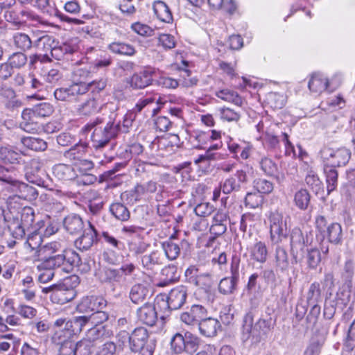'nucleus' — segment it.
<instances>
[{"label": "nucleus", "instance_id": "obj_1", "mask_svg": "<svg viewBox=\"0 0 355 355\" xmlns=\"http://www.w3.org/2000/svg\"><path fill=\"white\" fill-rule=\"evenodd\" d=\"M0 218H2L5 227L8 228L11 235L15 239H21L26 232L38 231L42 222L41 220L35 223V211L31 207H25L21 212V219L14 216L11 210L5 214V211L0 208Z\"/></svg>", "mask_w": 355, "mask_h": 355}, {"label": "nucleus", "instance_id": "obj_2", "mask_svg": "<svg viewBox=\"0 0 355 355\" xmlns=\"http://www.w3.org/2000/svg\"><path fill=\"white\" fill-rule=\"evenodd\" d=\"M94 129L91 136L93 147L96 150L105 148L110 141L114 138L119 132V125L113 121H108L105 123L101 118H96L93 121L85 125L83 130L89 132Z\"/></svg>", "mask_w": 355, "mask_h": 355}, {"label": "nucleus", "instance_id": "obj_3", "mask_svg": "<svg viewBox=\"0 0 355 355\" xmlns=\"http://www.w3.org/2000/svg\"><path fill=\"white\" fill-rule=\"evenodd\" d=\"M6 190L14 193L7 199L8 207L10 209H19V200L31 202L36 200L38 196V192L35 187L18 181L16 178L9 184V187H6Z\"/></svg>", "mask_w": 355, "mask_h": 355}, {"label": "nucleus", "instance_id": "obj_4", "mask_svg": "<svg viewBox=\"0 0 355 355\" xmlns=\"http://www.w3.org/2000/svg\"><path fill=\"white\" fill-rule=\"evenodd\" d=\"M253 317L248 313L243 318L242 327L243 339L248 340L250 336L260 337L261 335H266L270 331L275 325V320L272 318H260L252 327Z\"/></svg>", "mask_w": 355, "mask_h": 355}, {"label": "nucleus", "instance_id": "obj_5", "mask_svg": "<svg viewBox=\"0 0 355 355\" xmlns=\"http://www.w3.org/2000/svg\"><path fill=\"white\" fill-rule=\"evenodd\" d=\"M288 216L277 211L269 216L270 238L272 244H279L288 237L289 233Z\"/></svg>", "mask_w": 355, "mask_h": 355}, {"label": "nucleus", "instance_id": "obj_6", "mask_svg": "<svg viewBox=\"0 0 355 355\" xmlns=\"http://www.w3.org/2000/svg\"><path fill=\"white\" fill-rule=\"evenodd\" d=\"M187 289L183 286L173 288L168 296L161 295L157 298V304L165 305L170 310H177L181 308L186 302Z\"/></svg>", "mask_w": 355, "mask_h": 355}, {"label": "nucleus", "instance_id": "obj_7", "mask_svg": "<svg viewBox=\"0 0 355 355\" xmlns=\"http://www.w3.org/2000/svg\"><path fill=\"white\" fill-rule=\"evenodd\" d=\"M188 282L204 289L209 288L214 284L212 275L209 272H200L198 268L191 266L185 271Z\"/></svg>", "mask_w": 355, "mask_h": 355}, {"label": "nucleus", "instance_id": "obj_8", "mask_svg": "<svg viewBox=\"0 0 355 355\" xmlns=\"http://www.w3.org/2000/svg\"><path fill=\"white\" fill-rule=\"evenodd\" d=\"M86 86L83 83H73L67 87L58 88L54 92L56 100L62 101H72L78 96L86 93Z\"/></svg>", "mask_w": 355, "mask_h": 355}, {"label": "nucleus", "instance_id": "obj_9", "mask_svg": "<svg viewBox=\"0 0 355 355\" xmlns=\"http://www.w3.org/2000/svg\"><path fill=\"white\" fill-rule=\"evenodd\" d=\"M208 315L207 309L200 304H193L180 315V320L187 325H198Z\"/></svg>", "mask_w": 355, "mask_h": 355}, {"label": "nucleus", "instance_id": "obj_10", "mask_svg": "<svg viewBox=\"0 0 355 355\" xmlns=\"http://www.w3.org/2000/svg\"><path fill=\"white\" fill-rule=\"evenodd\" d=\"M67 279H65L63 284L57 285L50 295L53 303L64 304L75 298L76 292L72 286H67Z\"/></svg>", "mask_w": 355, "mask_h": 355}, {"label": "nucleus", "instance_id": "obj_11", "mask_svg": "<svg viewBox=\"0 0 355 355\" xmlns=\"http://www.w3.org/2000/svg\"><path fill=\"white\" fill-rule=\"evenodd\" d=\"M150 342H155L154 340L149 339L148 332L144 327L136 328L130 335V349L132 352L144 351L148 344Z\"/></svg>", "mask_w": 355, "mask_h": 355}, {"label": "nucleus", "instance_id": "obj_12", "mask_svg": "<svg viewBox=\"0 0 355 355\" xmlns=\"http://www.w3.org/2000/svg\"><path fill=\"white\" fill-rule=\"evenodd\" d=\"M30 35L34 36V47L46 51L51 50V55L58 59L57 52L59 51V49L52 47L54 41L51 36L41 31H33Z\"/></svg>", "mask_w": 355, "mask_h": 355}, {"label": "nucleus", "instance_id": "obj_13", "mask_svg": "<svg viewBox=\"0 0 355 355\" xmlns=\"http://www.w3.org/2000/svg\"><path fill=\"white\" fill-rule=\"evenodd\" d=\"M247 252L250 255V260L254 262L263 263L266 261L268 252L266 244L256 239L254 243L248 244L246 247Z\"/></svg>", "mask_w": 355, "mask_h": 355}, {"label": "nucleus", "instance_id": "obj_14", "mask_svg": "<svg viewBox=\"0 0 355 355\" xmlns=\"http://www.w3.org/2000/svg\"><path fill=\"white\" fill-rule=\"evenodd\" d=\"M107 306V301L99 296H89L82 299L77 309L81 313L94 312L101 310Z\"/></svg>", "mask_w": 355, "mask_h": 355}, {"label": "nucleus", "instance_id": "obj_15", "mask_svg": "<svg viewBox=\"0 0 355 355\" xmlns=\"http://www.w3.org/2000/svg\"><path fill=\"white\" fill-rule=\"evenodd\" d=\"M87 227L83 230V233L75 241V246L80 250H89L96 241L97 231L92 223L87 222Z\"/></svg>", "mask_w": 355, "mask_h": 355}, {"label": "nucleus", "instance_id": "obj_16", "mask_svg": "<svg viewBox=\"0 0 355 355\" xmlns=\"http://www.w3.org/2000/svg\"><path fill=\"white\" fill-rule=\"evenodd\" d=\"M248 180L247 174L243 170H238L235 177L227 178L221 184L222 191L225 194H230L233 191H237L241 189V183H245Z\"/></svg>", "mask_w": 355, "mask_h": 355}, {"label": "nucleus", "instance_id": "obj_17", "mask_svg": "<svg viewBox=\"0 0 355 355\" xmlns=\"http://www.w3.org/2000/svg\"><path fill=\"white\" fill-rule=\"evenodd\" d=\"M231 273V277L222 279L218 285L219 291L224 295L232 293L236 288V282L239 276V263H232Z\"/></svg>", "mask_w": 355, "mask_h": 355}, {"label": "nucleus", "instance_id": "obj_18", "mask_svg": "<svg viewBox=\"0 0 355 355\" xmlns=\"http://www.w3.org/2000/svg\"><path fill=\"white\" fill-rule=\"evenodd\" d=\"M43 164L38 159H32L26 169V178L29 182L35 184L38 186H43L44 181L40 177L43 173L42 170Z\"/></svg>", "mask_w": 355, "mask_h": 355}, {"label": "nucleus", "instance_id": "obj_19", "mask_svg": "<svg viewBox=\"0 0 355 355\" xmlns=\"http://www.w3.org/2000/svg\"><path fill=\"white\" fill-rule=\"evenodd\" d=\"M321 158L324 164V171L327 177V191H333V149L329 147H324L320 151Z\"/></svg>", "mask_w": 355, "mask_h": 355}, {"label": "nucleus", "instance_id": "obj_20", "mask_svg": "<svg viewBox=\"0 0 355 355\" xmlns=\"http://www.w3.org/2000/svg\"><path fill=\"white\" fill-rule=\"evenodd\" d=\"M189 243L187 241H181L180 244L175 242L172 238L162 243V248L164 252L165 256L169 260H175L180 254L181 248H188Z\"/></svg>", "mask_w": 355, "mask_h": 355}, {"label": "nucleus", "instance_id": "obj_21", "mask_svg": "<svg viewBox=\"0 0 355 355\" xmlns=\"http://www.w3.org/2000/svg\"><path fill=\"white\" fill-rule=\"evenodd\" d=\"M53 343L58 347L59 352L62 355H71L73 347V343L69 339V336L63 330L56 331L52 336Z\"/></svg>", "mask_w": 355, "mask_h": 355}, {"label": "nucleus", "instance_id": "obj_22", "mask_svg": "<svg viewBox=\"0 0 355 355\" xmlns=\"http://www.w3.org/2000/svg\"><path fill=\"white\" fill-rule=\"evenodd\" d=\"M155 73L153 69H148L135 73L130 78V84L135 89H143L152 84Z\"/></svg>", "mask_w": 355, "mask_h": 355}, {"label": "nucleus", "instance_id": "obj_23", "mask_svg": "<svg viewBox=\"0 0 355 355\" xmlns=\"http://www.w3.org/2000/svg\"><path fill=\"white\" fill-rule=\"evenodd\" d=\"M137 317L144 324L148 326L155 324L157 320V313L155 305L150 303H145L137 310Z\"/></svg>", "mask_w": 355, "mask_h": 355}, {"label": "nucleus", "instance_id": "obj_24", "mask_svg": "<svg viewBox=\"0 0 355 355\" xmlns=\"http://www.w3.org/2000/svg\"><path fill=\"white\" fill-rule=\"evenodd\" d=\"M140 262L143 268L153 270L157 266L164 263V257L160 250H155L151 251L149 254L142 255L140 258Z\"/></svg>", "mask_w": 355, "mask_h": 355}, {"label": "nucleus", "instance_id": "obj_25", "mask_svg": "<svg viewBox=\"0 0 355 355\" xmlns=\"http://www.w3.org/2000/svg\"><path fill=\"white\" fill-rule=\"evenodd\" d=\"M0 96L3 100L5 107L8 110L14 111L23 105L22 101L17 97L15 90L11 87L3 88Z\"/></svg>", "mask_w": 355, "mask_h": 355}, {"label": "nucleus", "instance_id": "obj_26", "mask_svg": "<svg viewBox=\"0 0 355 355\" xmlns=\"http://www.w3.org/2000/svg\"><path fill=\"white\" fill-rule=\"evenodd\" d=\"M101 105L99 100L95 97H90L80 104L77 108V113L80 116H90L99 112Z\"/></svg>", "mask_w": 355, "mask_h": 355}, {"label": "nucleus", "instance_id": "obj_27", "mask_svg": "<svg viewBox=\"0 0 355 355\" xmlns=\"http://www.w3.org/2000/svg\"><path fill=\"white\" fill-rule=\"evenodd\" d=\"M329 83L328 78L324 74L314 73L309 80L308 87L312 93L321 94L327 89Z\"/></svg>", "mask_w": 355, "mask_h": 355}, {"label": "nucleus", "instance_id": "obj_28", "mask_svg": "<svg viewBox=\"0 0 355 355\" xmlns=\"http://www.w3.org/2000/svg\"><path fill=\"white\" fill-rule=\"evenodd\" d=\"M64 227L71 234H77L85 229V225L81 217L77 214H69L64 218Z\"/></svg>", "mask_w": 355, "mask_h": 355}, {"label": "nucleus", "instance_id": "obj_29", "mask_svg": "<svg viewBox=\"0 0 355 355\" xmlns=\"http://www.w3.org/2000/svg\"><path fill=\"white\" fill-rule=\"evenodd\" d=\"M12 41L16 49L25 52L33 46L34 36L17 32L13 34Z\"/></svg>", "mask_w": 355, "mask_h": 355}, {"label": "nucleus", "instance_id": "obj_30", "mask_svg": "<svg viewBox=\"0 0 355 355\" xmlns=\"http://www.w3.org/2000/svg\"><path fill=\"white\" fill-rule=\"evenodd\" d=\"M198 327L202 335L207 337H212L216 336L220 324L218 320L207 316L199 323Z\"/></svg>", "mask_w": 355, "mask_h": 355}, {"label": "nucleus", "instance_id": "obj_31", "mask_svg": "<svg viewBox=\"0 0 355 355\" xmlns=\"http://www.w3.org/2000/svg\"><path fill=\"white\" fill-rule=\"evenodd\" d=\"M155 102H156L157 106L155 108H153L151 110L152 115L154 116L158 112H159L161 106L164 104V103H162L161 101V98H159L157 100H156L154 97L141 98L136 103L135 106L132 110V112L136 115L137 113L141 112L145 108H148Z\"/></svg>", "mask_w": 355, "mask_h": 355}, {"label": "nucleus", "instance_id": "obj_32", "mask_svg": "<svg viewBox=\"0 0 355 355\" xmlns=\"http://www.w3.org/2000/svg\"><path fill=\"white\" fill-rule=\"evenodd\" d=\"M62 245L60 242L53 241L43 245L37 250V257L40 261H44L54 255L57 252L60 251Z\"/></svg>", "mask_w": 355, "mask_h": 355}, {"label": "nucleus", "instance_id": "obj_33", "mask_svg": "<svg viewBox=\"0 0 355 355\" xmlns=\"http://www.w3.org/2000/svg\"><path fill=\"white\" fill-rule=\"evenodd\" d=\"M153 9L155 15L160 21L170 23L173 21L172 13L168 6L162 1H156L153 3Z\"/></svg>", "mask_w": 355, "mask_h": 355}, {"label": "nucleus", "instance_id": "obj_34", "mask_svg": "<svg viewBox=\"0 0 355 355\" xmlns=\"http://www.w3.org/2000/svg\"><path fill=\"white\" fill-rule=\"evenodd\" d=\"M53 173L58 179L62 181L71 180L76 176L73 167L64 164L55 165L53 168Z\"/></svg>", "mask_w": 355, "mask_h": 355}, {"label": "nucleus", "instance_id": "obj_35", "mask_svg": "<svg viewBox=\"0 0 355 355\" xmlns=\"http://www.w3.org/2000/svg\"><path fill=\"white\" fill-rule=\"evenodd\" d=\"M148 295V288L143 284H137L132 286L129 297L134 304H137L144 302Z\"/></svg>", "mask_w": 355, "mask_h": 355}, {"label": "nucleus", "instance_id": "obj_36", "mask_svg": "<svg viewBox=\"0 0 355 355\" xmlns=\"http://www.w3.org/2000/svg\"><path fill=\"white\" fill-rule=\"evenodd\" d=\"M275 251V266L281 271H286L289 266L288 256L286 250L279 244H277Z\"/></svg>", "mask_w": 355, "mask_h": 355}, {"label": "nucleus", "instance_id": "obj_37", "mask_svg": "<svg viewBox=\"0 0 355 355\" xmlns=\"http://www.w3.org/2000/svg\"><path fill=\"white\" fill-rule=\"evenodd\" d=\"M215 94L218 98L238 106H241L243 103L242 98L238 93L229 89L218 90Z\"/></svg>", "mask_w": 355, "mask_h": 355}, {"label": "nucleus", "instance_id": "obj_38", "mask_svg": "<svg viewBox=\"0 0 355 355\" xmlns=\"http://www.w3.org/2000/svg\"><path fill=\"white\" fill-rule=\"evenodd\" d=\"M21 141L26 148L34 151H44L47 148L46 142L40 138L25 137Z\"/></svg>", "mask_w": 355, "mask_h": 355}, {"label": "nucleus", "instance_id": "obj_39", "mask_svg": "<svg viewBox=\"0 0 355 355\" xmlns=\"http://www.w3.org/2000/svg\"><path fill=\"white\" fill-rule=\"evenodd\" d=\"M145 195L143 184H137L133 189L124 192L121 196L122 198L125 199L129 203L134 204L139 201Z\"/></svg>", "mask_w": 355, "mask_h": 355}, {"label": "nucleus", "instance_id": "obj_40", "mask_svg": "<svg viewBox=\"0 0 355 355\" xmlns=\"http://www.w3.org/2000/svg\"><path fill=\"white\" fill-rule=\"evenodd\" d=\"M108 49L114 53L132 56L135 54L136 51L133 46L129 44L114 42L111 43Z\"/></svg>", "mask_w": 355, "mask_h": 355}, {"label": "nucleus", "instance_id": "obj_41", "mask_svg": "<svg viewBox=\"0 0 355 355\" xmlns=\"http://www.w3.org/2000/svg\"><path fill=\"white\" fill-rule=\"evenodd\" d=\"M266 103L272 109H282L286 104V96L284 94L270 92L266 95Z\"/></svg>", "mask_w": 355, "mask_h": 355}, {"label": "nucleus", "instance_id": "obj_42", "mask_svg": "<svg viewBox=\"0 0 355 355\" xmlns=\"http://www.w3.org/2000/svg\"><path fill=\"white\" fill-rule=\"evenodd\" d=\"M129 251L135 256L138 257L146 253L150 247V243L141 239L128 242Z\"/></svg>", "mask_w": 355, "mask_h": 355}, {"label": "nucleus", "instance_id": "obj_43", "mask_svg": "<svg viewBox=\"0 0 355 355\" xmlns=\"http://www.w3.org/2000/svg\"><path fill=\"white\" fill-rule=\"evenodd\" d=\"M39 118L43 119L50 116L54 112L53 106L47 102H42L29 108Z\"/></svg>", "mask_w": 355, "mask_h": 355}, {"label": "nucleus", "instance_id": "obj_44", "mask_svg": "<svg viewBox=\"0 0 355 355\" xmlns=\"http://www.w3.org/2000/svg\"><path fill=\"white\" fill-rule=\"evenodd\" d=\"M291 247L293 251L302 250L304 246V239L301 230L294 227L291 233Z\"/></svg>", "mask_w": 355, "mask_h": 355}, {"label": "nucleus", "instance_id": "obj_45", "mask_svg": "<svg viewBox=\"0 0 355 355\" xmlns=\"http://www.w3.org/2000/svg\"><path fill=\"white\" fill-rule=\"evenodd\" d=\"M110 211L117 220L121 221H126L130 218L128 208L120 202L112 203L110 207Z\"/></svg>", "mask_w": 355, "mask_h": 355}, {"label": "nucleus", "instance_id": "obj_46", "mask_svg": "<svg viewBox=\"0 0 355 355\" xmlns=\"http://www.w3.org/2000/svg\"><path fill=\"white\" fill-rule=\"evenodd\" d=\"M95 345L84 338L76 345L73 343L72 354L74 355H90Z\"/></svg>", "mask_w": 355, "mask_h": 355}, {"label": "nucleus", "instance_id": "obj_47", "mask_svg": "<svg viewBox=\"0 0 355 355\" xmlns=\"http://www.w3.org/2000/svg\"><path fill=\"white\" fill-rule=\"evenodd\" d=\"M89 324L90 323L88 320V315L76 316L67 322L65 327L67 328L71 327V331L73 334H77L80 332L83 327Z\"/></svg>", "mask_w": 355, "mask_h": 355}, {"label": "nucleus", "instance_id": "obj_48", "mask_svg": "<svg viewBox=\"0 0 355 355\" xmlns=\"http://www.w3.org/2000/svg\"><path fill=\"white\" fill-rule=\"evenodd\" d=\"M64 262L65 257L63 255V254H56L41 262V263L37 266V268H49L53 270L54 268L61 266L62 264L64 263Z\"/></svg>", "mask_w": 355, "mask_h": 355}, {"label": "nucleus", "instance_id": "obj_49", "mask_svg": "<svg viewBox=\"0 0 355 355\" xmlns=\"http://www.w3.org/2000/svg\"><path fill=\"white\" fill-rule=\"evenodd\" d=\"M209 141V132H195L190 137V143L194 148H205L204 146Z\"/></svg>", "mask_w": 355, "mask_h": 355}, {"label": "nucleus", "instance_id": "obj_50", "mask_svg": "<svg viewBox=\"0 0 355 355\" xmlns=\"http://www.w3.org/2000/svg\"><path fill=\"white\" fill-rule=\"evenodd\" d=\"M185 352L192 354L197 351L199 347L200 339L189 331L184 333Z\"/></svg>", "mask_w": 355, "mask_h": 355}, {"label": "nucleus", "instance_id": "obj_51", "mask_svg": "<svg viewBox=\"0 0 355 355\" xmlns=\"http://www.w3.org/2000/svg\"><path fill=\"white\" fill-rule=\"evenodd\" d=\"M354 273V263L351 260H347L345 262L342 277L345 281L346 287L348 289L347 291V298L349 297V288L352 284V279Z\"/></svg>", "mask_w": 355, "mask_h": 355}, {"label": "nucleus", "instance_id": "obj_52", "mask_svg": "<svg viewBox=\"0 0 355 355\" xmlns=\"http://www.w3.org/2000/svg\"><path fill=\"white\" fill-rule=\"evenodd\" d=\"M295 205L300 209H306L310 202V195L306 189H300L294 196Z\"/></svg>", "mask_w": 355, "mask_h": 355}, {"label": "nucleus", "instance_id": "obj_53", "mask_svg": "<svg viewBox=\"0 0 355 355\" xmlns=\"http://www.w3.org/2000/svg\"><path fill=\"white\" fill-rule=\"evenodd\" d=\"M259 164L261 169L266 175L275 177L277 176V166L271 159L263 157L261 159Z\"/></svg>", "mask_w": 355, "mask_h": 355}, {"label": "nucleus", "instance_id": "obj_54", "mask_svg": "<svg viewBox=\"0 0 355 355\" xmlns=\"http://www.w3.org/2000/svg\"><path fill=\"white\" fill-rule=\"evenodd\" d=\"M87 149L86 145L79 144L73 146L64 153V157L71 160H80Z\"/></svg>", "mask_w": 355, "mask_h": 355}, {"label": "nucleus", "instance_id": "obj_55", "mask_svg": "<svg viewBox=\"0 0 355 355\" xmlns=\"http://www.w3.org/2000/svg\"><path fill=\"white\" fill-rule=\"evenodd\" d=\"M171 349L175 354L185 352L184 335L176 333L171 339Z\"/></svg>", "mask_w": 355, "mask_h": 355}, {"label": "nucleus", "instance_id": "obj_56", "mask_svg": "<svg viewBox=\"0 0 355 355\" xmlns=\"http://www.w3.org/2000/svg\"><path fill=\"white\" fill-rule=\"evenodd\" d=\"M99 278L103 282H119L121 275L119 272L112 268H104L99 273Z\"/></svg>", "mask_w": 355, "mask_h": 355}, {"label": "nucleus", "instance_id": "obj_57", "mask_svg": "<svg viewBox=\"0 0 355 355\" xmlns=\"http://www.w3.org/2000/svg\"><path fill=\"white\" fill-rule=\"evenodd\" d=\"M263 196L258 192H249L245 198V205L249 209H255L263 202Z\"/></svg>", "mask_w": 355, "mask_h": 355}, {"label": "nucleus", "instance_id": "obj_58", "mask_svg": "<svg viewBox=\"0 0 355 355\" xmlns=\"http://www.w3.org/2000/svg\"><path fill=\"white\" fill-rule=\"evenodd\" d=\"M218 111L219 112L220 119L228 122L238 121L241 116L238 112L227 107H220Z\"/></svg>", "mask_w": 355, "mask_h": 355}, {"label": "nucleus", "instance_id": "obj_59", "mask_svg": "<svg viewBox=\"0 0 355 355\" xmlns=\"http://www.w3.org/2000/svg\"><path fill=\"white\" fill-rule=\"evenodd\" d=\"M29 232L31 234L28 236L26 245L32 251H35V254L37 255V250L42 246V236L37 233V232H33V230Z\"/></svg>", "mask_w": 355, "mask_h": 355}, {"label": "nucleus", "instance_id": "obj_60", "mask_svg": "<svg viewBox=\"0 0 355 355\" xmlns=\"http://www.w3.org/2000/svg\"><path fill=\"white\" fill-rule=\"evenodd\" d=\"M320 297V290L318 284H311L306 293V302L308 305L318 304Z\"/></svg>", "mask_w": 355, "mask_h": 355}, {"label": "nucleus", "instance_id": "obj_61", "mask_svg": "<svg viewBox=\"0 0 355 355\" xmlns=\"http://www.w3.org/2000/svg\"><path fill=\"white\" fill-rule=\"evenodd\" d=\"M316 225L317 227L322 234L324 239H327L331 242V227L333 224L327 225L326 218L324 216H320L316 219Z\"/></svg>", "mask_w": 355, "mask_h": 355}, {"label": "nucleus", "instance_id": "obj_62", "mask_svg": "<svg viewBox=\"0 0 355 355\" xmlns=\"http://www.w3.org/2000/svg\"><path fill=\"white\" fill-rule=\"evenodd\" d=\"M27 62V56L22 52L12 53L9 59L8 63L12 68H21L24 67Z\"/></svg>", "mask_w": 355, "mask_h": 355}, {"label": "nucleus", "instance_id": "obj_63", "mask_svg": "<svg viewBox=\"0 0 355 355\" xmlns=\"http://www.w3.org/2000/svg\"><path fill=\"white\" fill-rule=\"evenodd\" d=\"M0 156L4 162L10 164L18 162V160L20 158V155L18 153L9 148L1 149L0 151Z\"/></svg>", "mask_w": 355, "mask_h": 355}, {"label": "nucleus", "instance_id": "obj_64", "mask_svg": "<svg viewBox=\"0 0 355 355\" xmlns=\"http://www.w3.org/2000/svg\"><path fill=\"white\" fill-rule=\"evenodd\" d=\"M254 187L260 194L269 193L273 190V184L265 179H258L254 181Z\"/></svg>", "mask_w": 355, "mask_h": 355}]
</instances>
